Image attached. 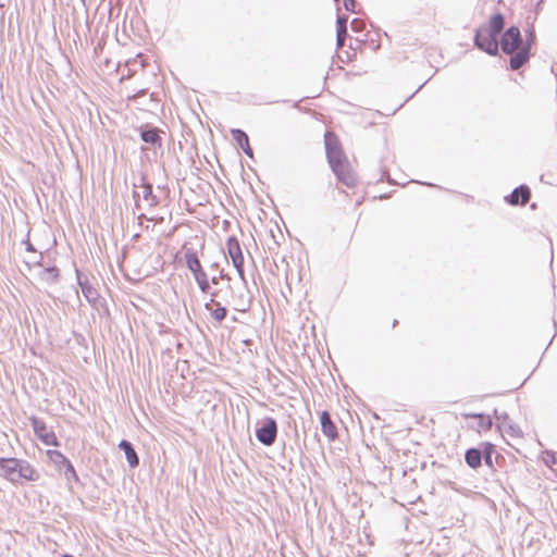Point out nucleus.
Wrapping results in <instances>:
<instances>
[{
    "instance_id": "7",
    "label": "nucleus",
    "mask_w": 557,
    "mask_h": 557,
    "mask_svg": "<svg viewBox=\"0 0 557 557\" xmlns=\"http://www.w3.org/2000/svg\"><path fill=\"white\" fill-rule=\"evenodd\" d=\"M226 249L232 262L240 275L244 274V256L240 244L236 237H230L226 242Z\"/></svg>"
},
{
    "instance_id": "12",
    "label": "nucleus",
    "mask_w": 557,
    "mask_h": 557,
    "mask_svg": "<svg viewBox=\"0 0 557 557\" xmlns=\"http://www.w3.org/2000/svg\"><path fill=\"white\" fill-rule=\"evenodd\" d=\"M185 262L187 268L193 273L194 277L206 273L195 251L190 250L185 253Z\"/></svg>"
},
{
    "instance_id": "8",
    "label": "nucleus",
    "mask_w": 557,
    "mask_h": 557,
    "mask_svg": "<svg viewBox=\"0 0 557 557\" xmlns=\"http://www.w3.org/2000/svg\"><path fill=\"white\" fill-rule=\"evenodd\" d=\"M321 430L324 436L330 441L334 442L338 438L337 426L332 420L327 411H322L320 414Z\"/></svg>"
},
{
    "instance_id": "23",
    "label": "nucleus",
    "mask_w": 557,
    "mask_h": 557,
    "mask_svg": "<svg viewBox=\"0 0 557 557\" xmlns=\"http://www.w3.org/2000/svg\"><path fill=\"white\" fill-rule=\"evenodd\" d=\"M493 451H494V446L491 443H485L484 444V459H485V463L490 467L493 466V460H492Z\"/></svg>"
},
{
    "instance_id": "15",
    "label": "nucleus",
    "mask_w": 557,
    "mask_h": 557,
    "mask_svg": "<svg viewBox=\"0 0 557 557\" xmlns=\"http://www.w3.org/2000/svg\"><path fill=\"white\" fill-rule=\"evenodd\" d=\"M466 462L469 467L476 469L481 466L482 454L479 449L470 448L466 451Z\"/></svg>"
},
{
    "instance_id": "24",
    "label": "nucleus",
    "mask_w": 557,
    "mask_h": 557,
    "mask_svg": "<svg viewBox=\"0 0 557 557\" xmlns=\"http://www.w3.org/2000/svg\"><path fill=\"white\" fill-rule=\"evenodd\" d=\"M344 7L346 10L354 12L355 10V0H343Z\"/></svg>"
},
{
    "instance_id": "20",
    "label": "nucleus",
    "mask_w": 557,
    "mask_h": 557,
    "mask_svg": "<svg viewBox=\"0 0 557 557\" xmlns=\"http://www.w3.org/2000/svg\"><path fill=\"white\" fill-rule=\"evenodd\" d=\"M196 280V282L198 283V286L199 288L203 292V293H207L208 289L210 288V284H209V280H208V275L207 273H203V274H200V275H197L196 277H194Z\"/></svg>"
},
{
    "instance_id": "9",
    "label": "nucleus",
    "mask_w": 557,
    "mask_h": 557,
    "mask_svg": "<svg viewBox=\"0 0 557 557\" xmlns=\"http://www.w3.org/2000/svg\"><path fill=\"white\" fill-rule=\"evenodd\" d=\"M530 198V188L527 185H521L506 197V201L511 206H524L529 202Z\"/></svg>"
},
{
    "instance_id": "3",
    "label": "nucleus",
    "mask_w": 557,
    "mask_h": 557,
    "mask_svg": "<svg viewBox=\"0 0 557 557\" xmlns=\"http://www.w3.org/2000/svg\"><path fill=\"white\" fill-rule=\"evenodd\" d=\"M0 475L12 483L35 482L39 471L27 460L18 458H0Z\"/></svg>"
},
{
    "instance_id": "25",
    "label": "nucleus",
    "mask_w": 557,
    "mask_h": 557,
    "mask_svg": "<svg viewBox=\"0 0 557 557\" xmlns=\"http://www.w3.org/2000/svg\"><path fill=\"white\" fill-rule=\"evenodd\" d=\"M351 60H352V57L347 55V58H346V62H349V61H351Z\"/></svg>"
},
{
    "instance_id": "11",
    "label": "nucleus",
    "mask_w": 557,
    "mask_h": 557,
    "mask_svg": "<svg viewBox=\"0 0 557 557\" xmlns=\"http://www.w3.org/2000/svg\"><path fill=\"white\" fill-rule=\"evenodd\" d=\"M466 417L474 420L470 428L479 433L486 432L492 428V419L487 414H467Z\"/></svg>"
},
{
    "instance_id": "16",
    "label": "nucleus",
    "mask_w": 557,
    "mask_h": 557,
    "mask_svg": "<svg viewBox=\"0 0 557 557\" xmlns=\"http://www.w3.org/2000/svg\"><path fill=\"white\" fill-rule=\"evenodd\" d=\"M46 455L57 468H64L70 462V460L59 450L48 449Z\"/></svg>"
},
{
    "instance_id": "19",
    "label": "nucleus",
    "mask_w": 557,
    "mask_h": 557,
    "mask_svg": "<svg viewBox=\"0 0 557 557\" xmlns=\"http://www.w3.org/2000/svg\"><path fill=\"white\" fill-rule=\"evenodd\" d=\"M141 139L149 144H156L160 137L154 129L145 131L141 133Z\"/></svg>"
},
{
    "instance_id": "21",
    "label": "nucleus",
    "mask_w": 557,
    "mask_h": 557,
    "mask_svg": "<svg viewBox=\"0 0 557 557\" xmlns=\"http://www.w3.org/2000/svg\"><path fill=\"white\" fill-rule=\"evenodd\" d=\"M65 469V478L67 481L70 482H78V475L73 467V465L71 463V461L64 467Z\"/></svg>"
},
{
    "instance_id": "14",
    "label": "nucleus",
    "mask_w": 557,
    "mask_h": 557,
    "mask_svg": "<svg viewBox=\"0 0 557 557\" xmlns=\"http://www.w3.org/2000/svg\"><path fill=\"white\" fill-rule=\"evenodd\" d=\"M119 447L125 453L129 467L136 468L139 463V459L132 444L123 440L120 442Z\"/></svg>"
},
{
    "instance_id": "10",
    "label": "nucleus",
    "mask_w": 557,
    "mask_h": 557,
    "mask_svg": "<svg viewBox=\"0 0 557 557\" xmlns=\"http://www.w3.org/2000/svg\"><path fill=\"white\" fill-rule=\"evenodd\" d=\"M232 137L234 141L243 149V151L249 157H253L252 148L249 144V138L245 132L242 129H233Z\"/></svg>"
},
{
    "instance_id": "18",
    "label": "nucleus",
    "mask_w": 557,
    "mask_h": 557,
    "mask_svg": "<svg viewBox=\"0 0 557 557\" xmlns=\"http://www.w3.org/2000/svg\"><path fill=\"white\" fill-rule=\"evenodd\" d=\"M506 434L511 437L512 440H520L523 437V431L522 429L517 424H509L505 429Z\"/></svg>"
},
{
    "instance_id": "13",
    "label": "nucleus",
    "mask_w": 557,
    "mask_h": 557,
    "mask_svg": "<svg viewBox=\"0 0 557 557\" xmlns=\"http://www.w3.org/2000/svg\"><path fill=\"white\" fill-rule=\"evenodd\" d=\"M205 308L210 311V314L213 320L216 322H221L226 318L227 310L225 307L221 306L220 302L211 299L209 302L205 305Z\"/></svg>"
},
{
    "instance_id": "4",
    "label": "nucleus",
    "mask_w": 557,
    "mask_h": 557,
    "mask_svg": "<svg viewBox=\"0 0 557 557\" xmlns=\"http://www.w3.org/2000/svg\"><path fill=\"white\" fill-rule=\"evenodd\" d=\"M505 25L504 16L500 13L494 14L487 24L482 25L474 37V45L490 55H496L498 52L497 36Z\"/></svg>"
},
{
    "instance_id": "2",
    "label": "nucleus",
    "mask_w": 557,
    "mask_h": 557,
    "mask_svg": "<svg viewBox=\"0 0 557 557\" xmlns=\"http://www.w3.org/2000/svg\"><path fill=\"white\" fill-rule=\"evenodd\" d=\"M534 44V34L530 33L523 39L520 29L516 26L509 27L500 37L499 46L505 54L510 55V69L516 71L529 62L531 49Z\"/></svg>"
},
{
    "instance_id": "1",
    "label": "nucleus",
    "mask_w": 557,
    "mask_h": 557,
    "mask_svg": "<svg viewBox=\"0 0 557 557\" xmlns=\"http://www.w3.org/2000/svg\"><path fill=\"white\" fill-rule=\"evenodd\" d=\"M324 146L327 163L337 181L348 188L357 186L358 174L348 160L337 135L333 132H326Z\"/></svg>"
},
{
    "instance_id": "5",
    "label": "nucleus",
    "mask_w": 557,
    "mask_h": 557,
    "mask_svg": "<svg viewBox=\"0 0 557 557\" xmlns=\"http://www.w3.org/2000/svg\"><path fill=\"white\" fill-rule=\"evenodd\" d=\"M34 433L36 436L48 446H58V437L55 433L47 426V424L39 420L38 418L33 417L30 419Z\"/></svg>"
},
{
    "instance_id": "17",
    "label": "nucleus",
    "mask_w": 557,
    "mask_h": 557,
    "mask_svg": "<svg viewBox=\"0 0 557 557\" xmlns=\"http://www.w3.org/2000/svg\"><path fill=\"white\" fill-rule=\"evenodd\" d=\"M337 47H343L347 36L346 18H338L336 22Z\"/></svg>"
},
{
    "instance_id": "6",
    "label": "nucleus",
    "mask_w": 557,
    "mask_h": 557,
    "mask_svg": "<svg viewBox=\"0 0 557 557\" xmlns=\"http://www.w3.org/2000/svg\"><path fill=\"white\" fill-rule=\"evenodd\" d=\"M276 435L277 425L273 418L265 419L262 426L256 431L258 441L267 446H270L275 442Z\"/></svg>"
},
{
    "instance_id": "22",
    "label": "nucleus",
    "mask_w": 557,
    "mask_h": 557,
    "mask_svg": "<svg viewBox=\"0 0 557 557\" xmlns=\"http://www.w3.org/2000/svg\"><path fill=\"white\" fill-rule=\"evenodd\" d=\"M41 277L45 280L55 281L59 277V270L57 268H47L42 271Z\"/></svg>"
}]
</instances>
